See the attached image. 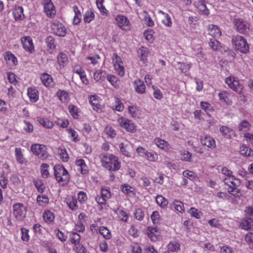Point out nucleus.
Wrapping results in <instances>:
<instances>
[{
    "label": "nucleus",
    "mask_w": 253,
    "mask_h": 253,
    "mask_svg": "<svg viewBox=\"0 0 253 253\" xmlns=\"http://www.w3.org/2000/svg\"><path fill=\"white\" fill-rule=\"evenodd\" d=\"M99 158L102 166L109 171H117L120 169V163L117 157L112 154H101Z\"/></svg>",
    "instance_id": "nucleus-1"
},
{
    "label": "nucleus",
    "mask_w": 253,
    "mask_h": 253,
    "mask_svg": "<svg viewBox=\"0 0 253 253\" xmlns=\"http://www.w3.org/2000/svg\"><path fill=\"white\" fill-rule=\"evenodd\" d=\"M54 175L56 179L62 185L66 184L70 180V175L68 171L61 165H55L54 167Z\"/></svg>",
    "instance_id": "nucleus-2"
},
{
    "label": "nucleus",
    "mask_w": 253,
    "mask_h": 253,
    "mask_svg": "<svg viewBox=\"0 0 253 253\" xmlns=\"http://www.w3.org/2000/svg\"><path fill=\"white\" fill-rule=\"evenodd\" d=\"M236 49L242 53H247L249 51V46L245 38L241 36H233L232 40Z\"/></svg>",
    "instance_id": "nucleus-3"
},
{
    "label": "nucleus",
    "mask_w": 253,
    "mask_h": 253,
    "mask_svg": "<svg viewBox=\"0 0 253 253\" xmlns=\"http://www.w3.org/2000/svg\"><path fill=\"white\" fill-rule=\"evenodd\" d=\"M31 150L34 154L41 160H44L48 157L46 148L44 145L40 144H33L31 147Z\"/></svg>",
    "instance_id": "nucleus-4"
},
{
    "label": "nucleus",
    "mask_w": 253,
    "mask_h": 253,
    "mask_svg": "<svg viewBox=\"0 0 253 253\" xmlns=\"http://www.w3.org/2000/svg\"><path fill=\"white\" fill-rule=\"evenodd\" d=\"M52 32L60 37H64L66 34V29L64 26L57 21H54L51 24Z\"/></svg>",
    "instance_id": "nucleus-5"
},
{
    "label": "nucleus",
    "mask_w": 253,
    "mask_h": 253,
    "mask_svg": "<svg viewBox=\"0 0 253 253\" xmlns=\"http://www.w3.org/2000/svg\"><path fill=\"white\" fill-rule=\"evenodd\" d=\"M233 23L236 29L241 33L245 34L249 30V24L242 19L235 18Z\"/></svg>",
    "instance_id": "nucleus-6"
},
{
    "label": "nucleus",
    "mask_w": 253,
    "mask_h": 253,
    "mask_svg": "<svg viewBox=\"0 0 253 253\" xmlns=\"http://www.w3.org/2000/svg\"><path fill=\"white\" fill-rule=\"evenodd\" d=\"M120 126L125 128L127 131L133 132L136 130V127L134 124L129 120L120 118L118 120Z\"/></svg>",
    "instance_id": "nucleus-7"
},
{
    "label": "nucleus",
    "mask_w": 253,
    "mask_h": 253,
    "mask_svg": "<svg viewBox=\"0 0 253 253\" xmlns=\"http://www.w3.org/2000/svg\"><path fill=\"white\" fill-rule=\"evenodd\" d=\"M14 214L16 218L19 220H22L26 215V208L20 204H16L13 206Z\"/></svg>",
    "instance_id": "nucleus-8"
},
{
    "label": "nucleus",
    "mask_w": 253,
    "mask_h": 253,
    "mask_svg": "<svg viewBox=\"0 0 253 253\" xmlns=\"http://www.w3.org/2000/svg\"><path fill=\"white\" fill-rule=\"evenodd\" d=\"M44 8L48 16L51 17L55 15V7L51 0H44Z\"/></svg>",
    "instance_id": "nucleus-9"
},
{
    "label": "nucleus",
    "mask_w": 253,
    "mask_h": 253,
    "mask_svg": "<svg viewBox=\"0 0 253 253\" xmlns=\"http://www.w3.org/2000/svg\"><path fill=\"white\" fill-rule=\"evenodd\" d=\"M225 82L228 85V86L233 90H235L236 92L240 93L241 87L239 85L238 82L236 81L234 78H227L226 79Z\"/></svg>",
    "instance_id": "nucleus-10"
},
{
    "label": "nucleus",
    "mask_w": 253,
    "mask_h": 253,
    "mask_svg": "<svg viewBox=\"0 0 253 253\" xmlns=\"http://www.w3.org/2000/svg\"><path fill=\"white\" fill-rule=\"evenodd\" d=\"M201 143L207 147L213 149L215 147V142L213 138L208 135L201 138Z\"/></svg>",
    "instance_id": "nucleus-11"
},
{
    "label": "nucleus",
    "mask_w": 253,
    "mask_h": 253,
    "mask_svg": "<svg viewBox=\"0 0 253 253\" xmlns=\"http://www.w3.org/2000/svg\"><path fill=\"white\" fill-rule=\"evenodd\" d=\"M23 46L26 50L32 52L34 51V46L32 40L30 37H26L21 39Z\"/></svg>",
    "instance_id": "nucleus-12"
},
{
    "label": "nucleus",
    "mask_w": 253,
    "mask_h": 253,
    "mask_svg": "<svg viewBox=\"0 0 253 253\" xmlns=\"http://www.w3.org/2000/svg\"><path fill=\"white\" fill-rule=\"evenodd\" d=\"M135 90L139 94H143L145 91V85L143 81L140 79L133 82Z\"/></svg>",
    "instance_id": "nucleus-13"
},
{
    "label": "nucleus",
    "mask_w": 253,
    "mask_h": 253,
    "mask_svg": "<svg viewBox=\"0 0 253 253\" xmlns=\"http://www.w3.org/2000/svg\"><path fill=\"white\" fill-rule=\"evenodd\" d=\"M209 34L213 37H220L221 35V31L216 25H210L208 28Z\"/></svg>",
    "instance_id": "nucleus-14"
},
{
    "label": "nucleus",
    "mask_w": 253,
    "mask_h": 253,
    "mask_svg": "<svg viewBox=\"0 0 253 253\" xmlns=\"http://www.w3.org/2000/svg\"><path fill=\"white\" fill-rule=\"evenodd\" d=\"M147 234L152 241H156L158 239L159 232L157 228L148 227L147 229Z\"/></svg>",
    "instance_id": "nucleus-15"
},
{
    "label": "nucleus",
    "mask_w": 253,
    "mask_h": 253,
    "mask_svg": "<svg viewBox=\"0 0 253 253\" xmlns=\"http://www.w3.org/2000/svg\"><path fill=\"white\" fill-rule=\"evenodd\" d=\"M240 227L246 230H253V218H246L240 224Z\"/></svg>",
    "instance_id": "nucleus-16"
},
{
    "label": "nucleus",
    "mask_w": 253,
    "mask_h": 253,
    "mask_svg": "<svg viewBox=\"0 0 253 253\" xmlns=\"http://www.w3.org/2000/svg\"><path fill=\"white\" fill-rule=\"evenodd\" d=\"M116 21L117 25L120 27L123 28L124 26H127L129 24V20L123 15H118L116 17Z\"/></svg>",
    "instance_id": "nucleus-17"
},
{
    "label": "nucleus",
    "mask_w": 253,
    "mask_h": 253,
    "mask_svg": "<svg viewBox=\"0 0 253 253\" xmlns=\"http://www.w3.org/2000/svg\"><path fill=\"white\" fill-rule=\"evenodd\" d=\"M106 73L105 71L100 69L94 73V79L97 82H102L106 79Z\"/></svg>",
    "instance_id": "nucleus-18"
},
{
    "label": "nucleus",
    "mask_w": 253,
    "mask_h": 253,
    "mask_svg": "<svg viewBox=\"0 0 253 253\" xmlns=\"http://www.w3.org/2000/svg\"><path fill=\"white\" fill-rule=\"evenodd\" d=\"M4 59L9 64L16 65L17 64L16 57L10 51H7L5 53Z\"/></svg>",
    "instance_id": "nucleus-19"
},
{
    "label": "nucleus",
    "mask_w": 253,
    "mask_h": 253,
    "mask_svg": "<svg viewBox=\"0 0 253 253\" xmlns=\"http://www.w3.org/2000/svg\"><path fill=\"white\" fill-rule=\"evenodd\" d=\"M41 80L45 86H51L53 80L51 76L47 73H43L41 76Z\"/></svg>",
    "instance_id": "nucleus-20"
},
{
    "label": "nucleus",
    "mask_w": 253,
    "mask_h": 253,
    "mask_svg": "<svg viewBox=\"0 0 253 253\" xmlns=\"http://www.w3.org/2000/svg\"><path fill=\"white\" fill-rule=\"evenodd\" d=\"M37 90L34 88H29L28 89V95L29 96L30 101L33 102H36L39 99Z\"/></svg>",
    "instance_id": "nucleus-21"
},
{
    "label": "nucleus",
    "mask_w": 253,
    "mask_h": 253,
    "mask_svg": "<svg viewBox=\"0 0 253 253\" xmlns=\"http://www.w3.org/2000/svg\"><path fill=\"white\" fill-rule=\"evenodd\" d=\"M155 143L161 149L167 150L169 148V144L164 140L159 138H156L154 140Z\"/></svg>",
    "instance_id": "nucleus-22"
},
{
    "label": "nucleus",
    "mask_w": 253,
    "mask_h": 253,
    "mask_svg": "<svg viewBox=\"0 0 253 253\" xmlns=\"http://www.w3.org/2000/svg\"><path fill=\"white\" fill-rule=\"evenodd\" d=\"M240 154L246 157H250L253 155L252 149L245 145H242L240 147Z\"/></svg>",
    "instance_id": "nucleus-23"
},
{
    "label": "nucleus",
    "mask_w": 253,
    "mask_h": 253,
    "mask_svg": "<svg viewBox=\"0 0 253 253\" xmlns=\"http://www.w3.org/2000/svg\"><path fill=\"white\" fill-rule=\"evenodd\" d=\"M205 1V0L199 1L197 3V7L200 13L204 15H208V14H209L210 11L206 5Z\"/></svg>",
    "instance_id": "nucleus-24"
},
{
    "label": "nucleus",
    "mask_w": 253,
    "mask_h": 253,
    "mask_svg": "<svg viewBox=\"0 0 253 253\" xmlns=\"http://www.w3.org/2000/svg\"><path fill=\"white\" fill-rule=\"evenodd\" d=\"M138 54L141 60L144 61L149 54V51L146 47L142 46L137 50Z\"/></svg>",
    "instance_id": "nucleus-25"
},
{
    "label": "nucleus",
    "mask_w": 253,
    "mask_h": 253,
    "mask_svg": "<svg viewBox=\"0 0 253 253\" xmlns=\"http://www.w3.org/2000/svg\"><path fill=\"white\" fill-rule=\"evenodd\" d=\"M43 218L46 222L51 223L53 221L54 215L53 213L49 211H45L43 213Z\"/></svg>",
    "instance_id": "nucleus-26"
},
{
    "label": "nucleus",
    "mask_w": 253,
    "mask_h": 253,
    "mask_svg": "<svg viewBox=\"0 0 253 253\" xmlns=\"http://www.w3.org/2000/svg\"><path fill=\"white\" fill-rule=\"evenodd\" d=\"M77 203V200L73 197L68 198L67 202L69 208L73 211L76 210L78 208Z\"/></svg>",
    "instance_id": "nucleus-27"
},
{
    "label": "nucleus",
    "mask_w": 253,
    "mask_h": 253,
    "mask_svg": "<svg viewBox=\"0 0 253 253\" xmlns=\"http://www.w3.org/2000/svg\"><path fill=\"white\" fill-rule=\"evenodd\" d=\"M220 131L224 137L230 138L233 133V130L226 126H222L220 127Z\"/></svg>",
    "instance_id": "nucleus-28"
},
{
    "label": "nucleus",
    "mask_w": 253,
    "mask_h": 253,
    "mask_svg": "<svg viewBox=\"0 0 253 253\" xmlns=\"http://www.w3.org/2000/svg\"><path fill=\"white\" fill-rule=\"evenodd\" d=\"M13 14L16 20L21 19L22 17L24 16L23 8L21 6L16 7L13 12Z\"/></svg>",
    "instance_id": "nucleus-29"
},
{
    "label": "nucleus",
    "mask_w": 253,
    "mask_h": 253,
    "mask_svg": "<svg viewBox=\"0 0 253 253\" xmlns=\"http://www.w3.org/2000/svg\"><path fill=\"white\" fill-rule=\"evenodd\" d=\"M89 102L92 105L93 109L97 111L100 109L99 101L96 97L94 95H92L89 97Z\"/></svg>",
    "instance_id": "nucleus-30"
},
{
    "label": "nucleus",
    "mask_w": 253,
    "mask_h": 253,
    "mask_svg": "<svg viewBox=\"0 0 253 253\" xmlns=\"http://www.w3.org/2000/svg\"><path fill=\"white\" fill-rule=\"evenodd\" d=\"M224 182L225 184L230 186V187H231L232 186L233 187L238 186L240 184L239 180H237V183H235L234 181V177L232 176L225 178L224 179Z\"/></svg>",
    "instance_id": "nucleus-31"
},
{
    "label": "nucleus",
    "mask_w": 253,
    "mask_h": 253,
    "mask_svg": "<svg viewBox=\"0 0 253 253\" xmlns=\"http://www.w3.org/2000/svg\"><path fill=\"white\" fill-rule=\"evenodd\" d=\"M57 153L60 158L64 162H67L68 160L69 156L65 149L59 148L58 149Z\"/></svg>",
    "instance_id": "nucleus-32"
},
{
    "label": "nucleus",
    "mask_w": 253,
    "mask_h": 253,
    "mask_svg": "<svg viewBox=\"0 0 253 253\" xmlns=\"http://www.w3.org/2000/svg\"><path fill=\"white\" fill-rule=\"evenodd\" d=\"M99 232L100 234L103 236L106 239H109L111 237V234L110 231L107 228L104 226H101L100 227Z\"/></svg>",
    "instance_id": "nucleus-33"
},
{
    "label": "nucleus",
    "mask_w": 253,
    "mask_h": 253,
    "mask_svg": "<svg viewBox=\"0 0 253 253\" xmlns=\"http://www.w3.org/2000/svg\"><path fill=\"white\" fill-rule=\"evenodd\" d=\"M57 95L62 102H66L69 100V96L68 93L64 90H59L57 92Z\"/></svg>",
    "instance_id": "nucleus-34"
},
{
    "label": "nucleus",
    "mask_w": 253,
    "mask_h": 253,
    "mask_svg": "<svg viewBox=\"0 0 253 253\" xmlns=\"http://www.w3.org/2000/svg\"><path fill=\"white\" fill-rule=\"evenodd\" d=\"M251 125L250 123L246 120L242 121L238 126L239 131H247L249 130Z\"/></svg>",
    "instance_id": "nucleus-35"
},
{
    "label": "nucleus",
    "mask_w": 253,
    "mask_h": 253,
    "mask_svg": "<svg viewBox=\"0 0 253 253\" xmlns=\"http://www.w3.org/2000/svg\"><path fill=\"white\" fill-rule=\"evenodd\" d=\"M156 200L157 204L162 208H165L168 204L167 200L161 195L157 196Z\"/></svg>",
    "instance_id": "nucleus-36"
},
{
    "label": "nucleus",
    "mask_w": 253,
    "mask_h": 253,
    "mask_svg": "<svg viewBox=\"0 0 253 253\" xmlns=\"http://www.w3.org/2000/svg\"><path fill=\"white\" fill-rule=\"evenodd\" d=\"M38 121H39V123L44 127L51 128L53 126V123L47 119L41 118L39 119Z\"/></svg>",
    "instance_id": "nucleus-37"
},
{
    "label": "nucleus",
    "mask_w": 253,
    "mask_h": 253,
    "mask_svg": "<svg viewBox=\"0 0 253 253\" xmlns=\"http://www.w3.org/2000/svg\"><path fill=\"white\" fill-rule=\"evenodd\" d=\"M181 159L182 161L191 162L192 159V154L188 151L184 150L180 153Z\"/></svg>",
    "instance_id": "nucleus-38"
},
{
    "label": "nucleus",
    "mask_w": 253,
    "mask_h": 253,
    "mask_svg": "<svg viewBox=\"0 0 253 253\" xmlns=\"http://www.w3.org/2000/svg\"><path fill=\"white\" fill-rule=\"evenodd\" d=\"M160 12L162 13L164 16V19L162 21V23L167 27H170L172 25V22L170 16L168 14L165 13L162 11H160Z\"/></svg>",
    "instance_id": "nucleus-39"
},
{
    "label": "nucleus",
    "mask_w": 253,
    "mask_h": 253,
    "mask_svg": "<svg viewBox=\"0 0 253 253\" xmlns=\"http://www.w3.org/2000/svg\"><path fill=\"white\" fill-rule=\"evenodd\" d=\"M168 248L169 251L172 252L177 251L180 248V245L176 242H171L168 246Z\"/></svg>",
    "instance_id": "nucleus-40"
},
{
    "label": "nucleus",
    "mask_w": 253,
    "mask_h": 253,
    "mask_svg": "<svg viewBox=\"0 0 253 253\" xmlns=\"http://www.w3.org/2000/svg\"><path fill=\"white\" fill-rule=\"evenodd\" d=\"M15 156L16 160L19 163L23 164L25 162V159L23 157V155L20 148L15 149Z\"/></svg>",
    "instance_id": "nucleus-41"
},
{
    "label": "nucleus",
    "mask_w": 253,
    "mask_h": 253,
    "mask_svg": "<svg viewBox=\"0 0 253 253\" xmlns=\"http://www.w3.org/2000/svg\"><path fill=\"white\" fill-rule=\"evenodd\" d=\"M122 192L126 194H128L130 193H133L134 189L131 186L127 184L122 185L121 186Z\"/></svg>",
    "instance_id": "nucleus-42"
},
{
    "label": "nucleus",
    "mask_w": 253,
    "mask_h": 253,
    "mask_svg": "<svg viewBox=\"0 0 253 253\" xmlns=\"http://www.w3.org/2000/svg\"><path fill=\"white\" fill-rule=\"evenodd\" d=\"M49 165L47 164H42L41 166V174L43 177L47 178L49 173L48 170Z\"/></svg>",
    "instance_id": "nucleus-43"
},
{
    "label": "nucleus",
    "mask_w": 253,
    "mask_h": 253,
    "mask_svg": "<svg viewBox=\"0 0 253 253\" xmlns=\"http://www.w3.org/2000/svg\"><path fill=\"white\" fill-rule=\"evenodd\" d=\"M46 43L48 48L51 49L55 48V45L54 44V39L51 36H48L46 38Z\"/></svg>",
    "instance_id": "nucleus-44"
},
{
    "label": "nucleus",
    "mask_w": 253,
    "mask_h": 253,
    "mask_svg": "<svg viewBox=\"0 0 253 253\" xmlns=\"http://www.w3.org/2000/svg\"><path fill=\"white\" fill-rule=\"evenodd\" d=\"M188 212L191 214L192 216L194 217L197 219L200 218L202 214L200 211H199L197 209L194 208H191L189 210Z\"/></svg>",
    "instance_id": "nucleus-45"
},
{
    "label": "nucleus",
    "mask_w": 253,
    "mask_h": 253,
    "mask_svg": "<svg viewBox=\"0 0 253 253\" xmlns=\"http://www.w3.org/2000/svg\"><path fill=\"white\" fill-rule=\"evenodd\" d=\"M80 239V235L76 232L73 233L72 236L70 239L71 242L75 245L79 243Z\"/></svg>",
    "instance_id": "nucleus-46"
},
{
    "label": "nucleus",
    "mask_w": 253,
    "mask_h": 253,
    "mask_svg": "<svg viewBox=\"0 0 253 253\" xmlns=\"http://www.w3.org/2000/svg\"><path fill=\"white\" fill-rule=\"evenodd\" d=\"M115 69L117 72L118 74L121 77L125 75V69L123 66V63L121 64L115 65Z\"/></svg>",
    "instance_id": "nucleus-47"
},
{
    "label": "nucleus",
    "mask_w": 253,
    "mask_h": 253,
    "mask_svg": "<svg viewBox=\"0 0 253 253\" xmlns=\"http://www.w3.org/2000/svg\"><path fill=\"white\" fill-rule=\"evenodd\" d=\"M94 17V13L91 11H87L86 12L84 19L85 23H89Z\"/></svg>",
    "instance_id": "nucleus-48"
},
{
    "label": "nucleus",
    "mask_w": 253,
    "mask_h": 253,
    "mask_svg": "<svg viewBox=\"0 0 253 253\" xmlns=\"http://www.w3.org/2000/svg\"><path fill=\"white\" fill-rule=\"evenodd\" d=\"M173 205L175 209L180 212H182L184 211V205L183 204L178 201H175L173 203Z\"/></svg>",
    "instance_id": "nucleus-49"
},
{
    "label": "nucleus",
    "mask_w": 253,
    "mask_h": 253,
    "mask_svg": "<svg viewBox=\"0 0 253 253\" xmlns=\"http://www.w3.org/2000/svg\"><path fill=\"white\" fill-rule=\"evenodd\" d=\"M209 44L212 49H213L214 50H216L218 49L220 43L219 42L217 41L215 38H212L210 40Z\"/></svg>",
    "instance_id": "nucleus-50"
},
{
    "label": "nucleus",
    "mask_w": 253,
    "mask_h": 253,
    "mask_svg": "<svg viewBox=\"0 0 253 253\" xmlns=\"http://www.w3.org/2000/svg\"><path fill=\"white\" fill-rule=\"evenodd\" d=\"M134 216L136 219L142 220L144 216V213L141 209H138L136 210L134 213Z\"/></svg>",
    "instance_id": "nucleus-51"
},
{
    "label": "nucleus",
    "mask_w": 253,
    "mask_h": 253,
    "mask_svg": "<svg viewBox=\"0 0 253 253\" xmlns=\"http://www.w3.org/2000/svg\"><path fill=\"white\" fill-rule=\"evenodd\" d=\"M245 240L248 243L250 247L253 249V233L247 234L245 237Z\"/></svg>",
    "instance_id": "nucleus-52"
},
{
    "label": "nucleus",
    "mask_w": 253,
    "mask_h": 253,
    "mask_svg": "<svg viewBox=\"0 0 253 253\" xmlns=\"http://www.w3.org/2000/svg\"><path fill=\"white\" fill-rule=\"evenodd\" d=\"M146 158L150 161H155L158 158L157 154L147 151L145 155Z\"/></svg>",
    "instance_id": "nucleus-53"
},
{
    "label": "nucleus",
    "mask_w": 253,
    "mask_h": 253,
    "mask_svg": "<svg viewBox=\"0 0 253 253\" xmlns=\"http://www.w3.org/2000/svg\"><path fill=\"white\" fill-rule=\"evenodd\" d=\"M37 202L40 204H45L48 203L49 199L46 195H39L37 197Z\"/></svg>",
    "instance_id": "nucleus-54"
},
{
    "label": "nucleus",
    "mask_w": 253,
    "mask_h": 253,
    "mask_svg": "<svg viewBox=\"0 0 253 253\" xmlns=\"http://www.w3.org/2000/svg\"><path fill=\"white\" fill-rule=\"evenodd\" d=\"M35 186L36 187L39 191L42 192L45 189V186L42 181H36L34 182Z\"/></svg>",
    "instance_id": "nucleus-55"
},
{
    "label": "nucleus",
    "mask_w": 253,
    "mask_h": 253,
    "mask_svg": "<svg viewBox=\"0 0 253 253\" xmlns=\"http://www.w3.org/2000/svg\"><path fill=\"white\" fill-rule=\"evenodd\" d=\"M75 250L77 253H85L86 251L85 248L80 243L75 245Z\"/></svg>",
    "instance_id": "nucleus-56"
},
{
    "label": "nucleus",
    "mask_w": 253,
    "mask_h": 253,
    "mask_svg": "<svg viewBox=\"0 0 253 253\" xmlns=\"http://www.w3.org/2000/svg\"><path fill=\"white\" fill-rule=\"evenodd\" d=\"M54 232L56 233L58 238L61 242H63L66 240L67 236H65L64 233L61 231H60L59 229H56Z\"/></svg>",
    "instance_id": "nucleus-57"
},
{
    "label": "nucleus",
    "mask_w": 253,
    "mask_h": 253,
    "mask_svg": "<svg viewBox=\"0 0 253 253\" xmlns=\"http://www.w3.org/2000/svg\"><path fill=\"white\" fill-rule=\"evenodd\" d=\"M69 111L70 113L73 116L74 118H76L78 116L77 112V108L73 105H70L69 106Z\"/></svg>",
    "instance_id": "nucleus-58"
},
{
    "label": "nucleus",
    "mask_w": 253,
    "mask_h": 253,
    "mask_svg": "<svg viewBox=\"0 0 253 253\" xmlns=\"http://www.w3.org/2000/svg\"><path fill=\"white\" fill-rule=\"evenodd\" d=\"M103 1L104 0H96V4L102 13H106L107 10L103 5Z\"/></svg>",
    "instance_id": "nucleus-59"
},
{
    "label": "nucleus",
    "mask_w": 253,
    "mask_h": 253,
    "mask_svg": "<svg viewBox=\"0 0 253 253\" xmlns=\"http://www.w3.org/2000/svg\"><path fill=\"white\" fill-rule=\"evenodd\" d=\"M24 126L23 128L26 131L28 132H31L33 131V126L31 123L25 121L24 122Z\"/></svg>",
    "instance_id": "nucleus-60"
},
{
    "label": "nucleus",
    "mask_w": 253,
    "mask_h": 253,
    "mask_svg": "<svg viewBox=\"0 0 253 253\" xmlns=\"http://www.w3.org/2000/svg\"><path fill=\"white\" fill-rule=\"evenodd\" d=\"M151 217L154 224L158 223L160 219V215L159 212L157 211H154L151 215Z\"/></svg>",
    "instance_id": "nucleus-61"
},
{
    "label": "nucleus",
    "mask_w": 253,
    "mask_h": 253,
    "mask_svg": "<svg viewBox=\"0 0 253 253\" xmlns=\"http://www.w3.org/2000/svg\"><path fill=\"white\" fill-rule=\"evenodd\" d=\"M67 60V56L66 54L63 53H60L57 57V60L60 65L64 63Z\"/></svg>",
    "instance_id": "nucleus-62"
},
{
    "label": "nucleus",
    "mask_w": 253,
    "mask_h": 253,
    "mask_svg": "<svg viewBox=\"0 0 253 253\" xmlns=\"http://www.w3.org/2000/svg\"><path fill=\"white\" fill-rule=\"evenodd\" d=\"M0 185L3 188H6L7 186V179L4 174L0 176Z\"/></svg>",
    "instance_id": "nucleus-63"
},
{
    "label": "nucleus",
    "mask_w": 253,
    "mask_h": 253,
    "mask_svg": "<svg viewBox=\"0 0 253 253\" xmlns=\"http://www.w3.org/2000/svg\"><path fill=\"white\" fill-rule=\"evenodd\" d=\"M73 72L80 75L85 71L80 65H75L73 67Z\"/></svg>",
    "instance_id": "nucleus-64"
}]
</instances>
